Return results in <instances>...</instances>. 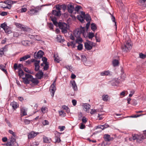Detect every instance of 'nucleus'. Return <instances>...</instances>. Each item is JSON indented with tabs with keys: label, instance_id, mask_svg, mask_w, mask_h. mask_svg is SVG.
Returning a JSON list of instances; mask_svg holds the SVG:
<instances>
[{
	"label": "nucleus",
	"instance_id": "obj_1",
	"mask_svg": "<svg viewBox=\"0 0 146 146\" xmlns=\"http://www.w3.org/2000/svg\"><path fill=\"white\" fill-rule=\"evenodd\" d=\"M84 27H80V28H77L74 31L73 35H70V38L72 40H74L75 39V38H79L81 34L82 33L84 34Z\"/></svg>",
	"mask_w": 146,
	"mask_h": 146
},
{
	"label": "nucleus",
	"instance_id": "obj_2",
	"mask_svg": "<svg viewBox=\"0 0 146 146\" xmlns=\"http://www.w3.org/2000/svg\"><path fill=\"white\" fill-rule=\"evenodd\" d=\"M58 26L61 29L62 32L64 33H67V30L69 28V25L64 23L59 22Z\"/></svg>",
	"mask_w": 146,
	"mask_h": 146
},
{
	"label": "nucleus",
	"instance_id": "obj_3",
	"mask_svg": "<svg viewBox=\"0 0 146 146\" xmlns=\"http://www.w3.org/2000/svg\"><path fill=\"white\" fill-rule=\"evenodd\" d=\"M131 47L132 45L131 41L129 40L126 41L124 44V46L122 47V49L123 51L127 52L131 49Z\"/></svg>",
	"mask_w": 146,
	"mask_h": 146
},
{
	"label": "nucleus",
	"instance_id": "obj_4",
	"mask_svg": "<svg viewBox=\"0 0 146 146\" xmlns=\"http://www.w3.org/2000/svg\"><path fill=\"white\" fill-rule=\"evenodd\" d=\"M56 81V79L53 82L50 88V90L51 93L52 94L51 95L52 97L54 96V93L56 90V84H55Z\"/></svg>",
	"mask_w": 146,
	"mask_h": 146
},
{
	"label": "nucleus",
	"instance_id": "obj_5",
	"mask_svg": "<svg viewBox=\"0 0 146 146\" xmlns=\"http://www.w3.org/2000/svg\"><path fill=\"white\" fill-rule=\"evenodd\" d=\"M26 76L27 78H30V81L34 84L37 85L39 81L36 78H33L31 75L26 74Z\"/></svg>",
	"mask_w": 146,
	"mask_h": 146
},
{
	"label": "nucleus",
	"instance_id": "obj_6",
	"mask_svg": "<svg viewBox=\"0 0 146 146\" xmlns=\"http://www.w3.org/2000/svg\"><path fill=\"white\" fill-rule=\"evenodd\" d=\"M93 43L91 41L88 40L84 44L85 48L87 50H91L92 48Z\"/></svg>",
	"mask_w": 146,
	"mask_h": 146
},
{
	"label": "nucleus",
	"instance_id": "obj_7",
	"mask_svg": "<svg viewBox=\"0 0 146 146\" xmlns=\"http://www.w3.org/2000/svg\"><path fill=\"white\" fill-rule=\"evenodd\" d=\"M44 54V52L41 50H39L37 53L35 52L34 55L35 58L38 59L41 58Z\"/></svg>",
	"mask_w": 146,
	"mask_h": 146
},
{
	"label": "nucleus",
	"instance_id": "obj_8",
	"mask_svg": "<svg viewBox=\"0 0 146 146\" xmlns=\"http://www.w3.org/2000/svg\"><path fill=\"white\" fill-rule=\"evenodd\" d=\"M38 12V10L36 9V8H35L34 9L33 8H31L28 11V13L29 15L32 16L34 15L36 13Z\"/></svg>",
	"mask_w": 146,
	"mask_h": 146
},
{
	"label": "nucleus",
	"instance_id": "obj_9",
	"mask_svg": "<svg viewBox=\"0 0 146 146\" xmlns=\"http://www.w3.org/2000/svg\"><path fill=\"white\" fill-rule=\"evenodd\" d=\"M74 9V7L72 3H70V4L68 5V12L69 13H73Z\"/></svg>",
	"mask_w": 146,
	"mask_h": 146
},
{
	"label": "nucleus",
	"instance_id": "obj_10",
	"mask_svg": "<svg viewBox=\"0 0 146 146\" xmlns=\"http://www.w3.org/2000/svg\"><path fill=\"white\" fill-rule=\"evenodd\" d=\"M38 133H35L34 131H31L30 133L28 135V138L29 139H31L35 137L38 134Z\"/></svg>",
	"mask_w": 146,
	"mask_h": 146
},
{
	"label": "nucleus",
	"instance_id": "obj_11",
	"mask_svg": "<svg viewBox=\"0 0 146 146\" xmlns=\"http://www.w3.org/2000/svg\"><path fill=\"white\" fill-rule=\"evenodd\" d=\"M104 138L106 141H112L113 140V137H110V135L108 134H106L104 135Z\"/></svg>",
	"mask_w": 146,
	"mask_h": 146
},
{
	"label": "nucleus",
	"instance_id": "obj_12",
	"mask_svg": "<svg viewBox=\"0 0 146 146\" xmlns=\"http://www.w3.org/2000/svg\"><path fill=\"white\" fill-rule=\"evenodd\" d=\"M35 66V70L36 71H38L39 69L40 66L39 64L40 63V60H35L34 61Z\"/></svg>",
	"mask_w": 146,
	"mask_h": 146
},
{
	"label": "nucleus",
	"instance_id": "obj_13",
	"mask_svg": "<svg viewBox=\"0 0 146 146\" xmlns=\"http://www.w3.org/2000/svg\"><path fill=\"white\" fill-rule=\"evenodd\" d=\"M27 109L24 107H22L21 109V116L26 115L27 113Z\"/></svg>",
	"mask_w": 146,
	"mask_h": 146
},
{
	"label": "nucleus",
	"instance_id": "obj_14",
	"mask_svg": "<svg viewBox=\"0 0 146 146\" xmlns=\"http://www.w3.org/2000/svg\"><path fill=\"white\" fill-rule=\"evenodd\" d=\"M70 83L72 84L74 90H77L78 89L77 86L75 81L74 80L71 81L70 82Z\"/></svg>",
	"mask_w": 146,
	"mask_h": 146
},
{
	"label": "nucleus",
	"instance_id": "obj_15",
	"mask_svg": "<svg viewBox=\"0 0 146 146\" xmlns=\"http://www.w3.org/2000/svg\"><path fill=\"white\" fill-rule=\"evenodd\" d=\"M60 12V11H57L56 10H53L52 13L54 15L56 16H59L61 15Z\"/></svg>",
	"mask_w": 146,
	"mask_h": 146
},
{
	"label": "nucleus",
	"instance_id": "obj_16",
	"mask_svg": "<svg viewBox=\"0 0 146 146\" xmlns=\"http://www.w3.org/2000/svg\"><path fill=\"white\" fill-rule=\"evenodd\" d=\"M11 105L12 106L13 108L14 109H16L18 107V104L17 103L15 102H11Z\"/></svg>",
	"mask_w": 146,
	"mask_h": 146
},
{
	"label": "nucleus",
	"instance_id": "obj_17",
	"mask_svg": "<svg viewBox=\"0 0 146 146\" xmlns=\"http://www.w3.org/2000/svg\"><path fill=\"white\" fill-rule=\"evenodd\" d=\"M90 106L88 104H85L84 105V110L87 112H88V110L90 108Z\"/></svg>",
	"mask_w": 146,
	"mask_h": 146
},
{
	"label": "nucleus",
	"instance_id": "obj_18",
	"mask_svg": "<svg viewBox=\"0 0 146 146\" xmlns=\"http://www.w3.org/2000/svg\"><path fill=\"white\" fill-rule=\"evenodd\" d=\"M25 78H23V82L26 84H29V83L30 78H28L26 76V74L25 75Z\"/></svg>",
	"mask_w": 146,
	"mask_h": 146
},
{
	"label": "nucleus",
	"instance_id": "obj_19",
	"mask_svg": "<svg viewBox=\"0 0 146 146\" xmlns=\"http://www.w3.org/2000/svg\"><path fill=\"white\" fill-rule=\"evenodd\" d=\"M43 73L42 72H39L37 73L36 76L39 79H41V78L43 77Z\"/></svg>",
	"mask_w": 146,
	"mask_h": 146
},
{
	"label": "nucleus",
	"instance_id": "obj_20",
	"mask_svg": "<svg viewBox=\"0 0 146 146\" xmlns=\"http://www.w3.org/2000/svg\"><path fill=\"white\" fill-rule=\"evenodd\" d=\"M30 56L29 55H27L24 56L23 57H21L20 58V61H22L27 60V59L30 58Z\"/></svg>",
	"mask_w": 146,
	"mask_h": 146
},
{
	"label": "nucleus",
	"instance_id": "obj_21",
	"mask_svg": "<svg viewBox=\"0 0 146 146\" xmlns=\"http://www.w3.org/2000/svg\"><path fill=\"white\" fill-rule=\"evenodd\" d=\"M84 18L86 20V21L88 22H90V21L91 20V17L88 14H86V15H85Z\"/></svg>",
	"mask_w": 146,
	"mask_h": 146
},
{
	"label": "nucleus",
	"instance_id": "obj_22",
	"mask_svg": "<svg viewBox=\"0 0 146 146\" xmlns=\"http://www.w3.org/2000/svg\"><path fill=\"white\" fill-rule=\"evenodd\" d=\"M5 66L3 65L2 64H1L0 65V69L2 70L4 72H5L6 74L7 73V72L6 71V70L5 69Z\"/></svg>",
	"mask_w": 146,
	"mask_h": 146
},
{
	"label": "nucleus",
	"instance_id": "obj_23",
	"mask_svg": "<svg viewBox=\"0 0 146 146\" xmlns=\"http://www.w3.org/2000/svg\"><path fill=\"white\" fill-rule=\"evenodd\" d=\"M110 74L109 71H106L102 72L100 74L102 76H105L108 75Z\"/></svg>",
	"mask_w": 146,
	"mask_h": 146
},
{
	"label": "nucleus",
	"instance_id": "obj_24",
	"mask_svg": "<svg viewBox=\"0 0 146 146\" xmlns=\"http://www.w3.org/2000/svg\"><path fill=\"white\" fill-rule=\"evenodd\" d=\"M61 36L60 35H58L57 36L56 39L57 40L60 42H63L64 40V39H61Z\"/></svg>",
	"mask_w": 146,
	"mask_h": 146
},
{
	"label": "nucleus",
	"instance_id": "obj_25",
	"mask_svg": "<svg viewBox=\"0 0 146 146\" xmlns=\"http://www.w3.org/2000/svg\"><path fill=\"white\" fill-rule=\"evenodd\" d=\"M62 108L63 110H65L67 113H69L70 112V109L67 106L64 105L62 106Z\"/></svg>",
	"mask_w": 146,
	"mask_h": 146
},
{
	"label": "nucleus",
	"instance_id": "obj_26",
	"mask_svg": "<svg viewBox=\"0 0 146 146\" xmlns=\"http://www.w3.org/2000/svg\"><path fill=\"white\" fill-rule=\"evenodd\" d=\"M102 100L104 101H107L108 100V96L107 95H103L102 96Z\"/></svg>",
	"mask_w": 146,
	"mask_h": 146
},
{
	"label": "nucleus",
	"instance_id": "obj_27",
	"mask_svg": "<svg viewBox=\"0 0 146 146\" xmlns=\"http://www.w3.org/2000/svg\"><path fill=\"white\" fill-rule=\"evenodd\" d=\"M54 60L56 62L58 63L59 62L60 60L59 59V57L58 56L57 54H54Z\"/></svg>",
	"mask_w": 146,
	"mask_h": 146
},
{
	"label": "nucleus",
	"instance_id": "obj_28",
	"mask_svg": "<svg viewBox=\"0 0 146 146\" xmlns=\"http://www.w3.org/2000/svg\"><path fill=\"white\" fill-rule=\"evenodd\" d=\"M77 18L82 23H83L84 20V17H83L80 15H78L77 16Z\"/></svg>",
	"mask_w": 146,
	"mask_h": 146
},
{
	"label": "nucleus",
	"instance_id": "obj_29",
	"mask_svg": "<svg viewBox=\"0 0 146 146\" xmlns=\"http://www.w3.org/2000/svg\"><path fill=\"white\" fill-rule=\"evenodd\" d=\"M112 64L114 66H118L119 63L117 60L115 59L113 60Z\"/></svg>",
	"mask_w": 146,
	"mask_h": 146
},
{
	"label": "nucleus",
	"instance_id": "obj_30",
	"mask_svg": "<svg viewBox=\"0 0 146 146\" xmlns=\"http://www.w3.org/2000/svg\"><path fill=\"white\" fill-rule=\"evenodd\" d=\"M4 30L6 33L9 34L11 33L10 29L8 26H7Z\"/></svg>",
	"mask_w": 146,
	"mask_h": 146
},
{
	"label": "nucleus",
	"instance_id": "obj_31",
	"mask_svg": "<svg viewBox=\"0 0 146 146\" xmlns=\"http://www.w3.org/2000/svg\"><path fill=\"white\" fill-rule=\"evenodd\" d=\"M15 25L18 27L24 30L25 29V28L24 27L23 25L21 24L18 23H15Z\"/></svg>",
	"mask_w": 146,
	"mask_h": 146
},
{
	"label": "nucleus",
	"instance_id": "obj_32",
	"mask_svg": "<svg viewBox=\"0 0 146 146\" xmlns=\"http://www.w3.org/2000/svg\"><path fill=\"white\" fill-rule=\"evenodd\" d=\"M91 28L92 30L94 31L97 29L96 25L94 23L91 24Z\"/></svg>",
	"mask_w": 146,
	"mask_h": 146
},
{
	"label": "nucleus",
	"instance_id": "obj_33",
	"mask_svg": "<svg viewBox=\"0 0 146 146\" xmlns=\"http://www.w3.org/2000/svg\"><path fill=\"white\" fill-rule=\"evenodd\" d=\"M76 38V43L80 44V43L82 42L83 40L82 38L80 37V36L79 38Z\"/></svg>",
	"mask_w": 146,
	"mask_h": 146
},
{
	"label": "nucleus",
	"instance_id": "obj_34",
	"mask_svg": "<svg viewBox=\"0 0 146 146\" xmlns=\"http://www.w3.org/2000/svg\"><path fill=\"white\" fill-rule=\"evenodd\" d=\"M138 135L137 134H134L132 135V139H133L134 140L137 139V141H139L138 140L139 139V138L138 137Z\"/></svg>",
	"mask_w": 146,
	"mask_h": 146
},
{
	"label": "nucleus",
	"instance_id": "obj_35",
	"mask_svg": "<svg viewBox=\"0 0 146 146\" xmlns=\"http://www.w3.org/2000/svg\"><path fill=\"white\" fill-rule=\"evenodd\" d=\"M59 115L62 117H64L66 116V113L63 111H59Z\"/></svg>",
	"mask_w": 146,
	"mask_h": 146
},
{
	"label": "nucleus",
	"instance_id": "obj_36",
	"mask_svg": "<svg viewBox=\"0 0 146 146\" xmlns=\"http://www.w3.org/2000/svg\"><path fill=\"white\" fill-rule=\"evenodd\" d=\"M4 3L9 5L13 3V1L10 0L5 1H4Z\"/></svg>",
	"mask_w": 146,
	"mask_h": 146
},
{
	"label": "nucleus",
	"instance_id": "obj_37",
	"mask_svg": "<svg viewBox=\"0 0 146 146\" xmlns=\"http://www.w3.org/2000/svg\"><path fill=\"white\" fill-rule=\"evenodd\" d=\"M81 57L82 61L85 64L87 60V59L86 57L84 55H81Z\"/></svg>",
	"mask_w": 146,
	"mask_h": 146
},
{
	"label": "nucleus",
	"instance_id": "obj_38",
	"mask_svg": "<svg viewBox=\"0 0 146 146\" xmlns=\"http://www.w3.org/2000/svg\"><path fill=\"white\" fill-rule=\"evenodd\" d=\"M24 70L26 72L30 73V74H33V71L29 70L28 69L26 68H23Z\"/></svg>",
	"mask_w": 146,
	"mask_h": 146
},
{
	"label": "nucleus",
	"instance_id": "obj_39",
	"mask_svg": "<svg viewBox=\"0 0 146 146\" xmlns=\"http://www.w3.org/2000/svg\"><path fill=\"white\" fill-rule=\"evenodd\" d=\"M47 108L45 107H43L41 109V111L43 113H45L47 111Z\"/></svg>",
	"mask_w": 146,
	"mask_h": 146
},
{
	"label": "nucleus",
	"instance_id": "obj_40",
	"mask_svg": "<svg viewBox=\"0 0 146 146\" xmlns=\"http://www.w3.org/2000/svg\"><path fill=\"white\" fill-rule=\"evenodd\" d=\"M19 75L20 77L24 75V72L21 69H19Z\"/></svg>",
	"mask_w": 146,
	"mask_h": 146
},
{
	"label": "nucleus",
	"instance_id": "obj_41",
	"mask_svg": "<svg viewBox=\"0 0 146 146\" xmlns=\"http://www.w3.org/2000/svg\"><path fill=\"white\" fill-rule=\"evenodd\" d=\"M7 50L5 48H3L0 50V56L4 54V51H6Z\"/></svg>",
	"mask_w": 146,
	"mask_h": 146
},
{
	"label": "nucleus",
	"instance_id": "obj_42",
	"mask_svg": "<svg viewBox=\"0 0 146 146\" xmlns=\"http://www.w3.org/2000/svg\"><path fill=\"white\" fill-rule=\"evenodd\" d=\"M51 20L53 22V23L56 26H58V23L56 21V19L55 18H52L51 19Z\"/></svg>",
	"mask_w": 146,
	"mask_h": 146
},
{
	"label": "nucleus",
	"instance_id": "obj_43",
	"mask_svg": "<svg viewBox=\"0 0 146 146\" xmlns=\"http://www.w3.org/2000/svg\"><path fill=\"white\" fill-rule=\"evenodd\" d=\"M138 138H139V141H137L138 142H140V141H142L143 139L145 138V137H144V136L143 135L142 136H139L138 135Z\"/></svg>",
	"mask_w": 146,
	"mask_h": 146
},
{
	"label": "nucleus",
	"instance_id": "obj_44",
	"mask_svg": "<svg viewBox=\"0 0 146 146\" xmlns=\"http://www.w3.org/2000/svg\"><path fill=\"white\" fill-rule=\"evenodd\" d=\"M94 36V33H90L88 35V37L89 38H92Z\"/></svg>",
	"mask_w": 146,
	"mask_h": 146
},
{
	"label": "nucleus",
	"instance_id": "obj_45",
	"mask_svg": "<svg viewBox=\"0 0 146 146\" xmlns=\"http://www.w3.org/2000/svg\"><path fill=\"white\" fill-rule=\"evenodd\" d=\"M43 139L44 142L47 143H48L49 142V140L48 137H43Z\"/></svg>",
	"mask_w": 146,
	"mask_h": 146
},
{
	"label": "nucleus",
	"instance_id": "obj_46",
	"mask_svg": "<svg viewBox=\"0 0 146 146\" xmlns=\"http://www.w3.org/2000/svg\"><path fill=\"white\" fill-rule=\"evenodd\" d=\"M83 48V45L82 44H80L77 46L78 49L79 50H81Z\"/></svg>",
	"mask_w": 146,
	"mask_h": 146
},
{
	"label": "nucleus",
	"instance_id": "obj_47",
	"mask_svg": "<svg viewBox=\"0 0 146 146\" xmlns=\"http://www.w3.org/2000/svg\"><path fill=\"white\" fill-rule=\"evenodd\" d=\"M81 8V7L80 6H77L75 8L74 10L76 11H79L80 10Z\"/></svg>",
	"mask_w": 146,
	"mask_h": 146
},
{
	"label": "nucleus",
	"instance_id": "obj_48",
	"mask_svg": "<svg viewBox=\"0 0 146 146\" xmlns=\"http://www.w3.org/2000/svg\"><path fill=\"white\" fill-rule=\"evenodd\" d=\"M139 57L141 58L144 59L146 57V55H145L142 53H141L139 54Z\"/></svg>",
	"mask_w": 146,
	"mask_h": 146
},
{
	"label": "nucleus",
	"instance_id": "obj_49",
	"mask_svg": "<svg viewBox=\"0 0 146 146\" xmlns=\"http://www.w3.org/2000/svg\"><path fill=\"white\" fill-rule=\"evenodd\" d=\"M42 124L44 125H48L49 124V122L48 121L46 120L43 121L42 122Z\"/></svg>",
	"mask_w": 146,
	"mask_h": 146
},
{
	"label": "nucleus",
	"instance_id": "obj_50",
	"mask_svg": "<svg viewBox=\"0 0 146 146\" xmlns=\"http://www.w3.org/2000/svg\"><path fill=\"white\" fill-rule=\"evenodd\" d=\"M111 19L112 21L115 23V26L116 28V23L115 21V17L113 15H111Z\"/></svg>",
	"mask_w": 146,
	"mask_h": 146
},
{
	"label": "nucleus",
	"instance_id": "obj_51",
	"mask_svg": "<svg viewBox=\"0 0 146 146\" xmlns=\"http://www.w3.org/2000/svg\"><path fill=\"white\" fill-rule=\"evenodd\" d=\"M87 121V119L85 117H83L82 118V122L84 123H85Z\"/></svg>",
	"mask_w": 146,
	"mask_h": 146
},
{
	"label": "nucleus",
	"instance_id": "obj_52",
	"mask_svg": "<svg viewBox=\"0 0 146 146\" xmlns=\"http://www.w3.org/2000/svg\"><path fill=\"white\" fill-rule=\"evenodd\" d=\"M42 60L43 61V62L44 64H46L47 62V58L45 57L42 58Z\"/></svg>",
	"mask_w": 146,
	"mask_h": 146
},
{
	"label": "nucleus",
	"instance_id": "obj_53",
	"mask_svg": "<svg viewBox=\"0 0 146 146\" xmlns=\"http://www.w3.org/2000/svg\"><path fill=\"white\" fill-rule=\"evenodd\" d=\"M27 10V9L26 8L22 7L21 9V12L23 13L25 12Z\"/></svg>",
	"mask_w": 146,
	"mask_h": 146
},
{
	"label": "nucleus",
	"instance_id": "obj_54",
	"mask_svg": "<svg viewBox=\"0 0 146 146\" xmlns=\"http://www.w3.org/2000/svg\"><path fill=\"white\" fill-rule=\"evenodd\" d=\"M104 125H99L97 127V128L101 129L102 130L104 129Z\"/></svg>",
	"mask_w": 146,
	"mask_h": 146
},
{
	"label": "nucleus",
	"instance_id": "obj_55",
	"mask_svg": "<svg viewBox=\"0 0 146 146\" xmlns=\"http://www.w3.org/2000/svg\"><path fill=\"white\" fill-rule=\"evenodd\" d=\"M7 26L6 24H5V23H3V24H2L1 25V27L3 29H4Z\"/></svg>",
	"mask_w": 146,
	"mask_h": 146
},
{
	"label": "nucleus",
	"instance_id": "obj_56",
	"mask_svg": "<svg viewBox=\"0 0 146 146\" xmlns=\"http://www.w3.org/2000/svg\"><path fill=\"white\" fill-rule=\"evenodd\" d=\"M13 68L15 70H16L17 69H19V68L18 67V64L17 63H15L14 65Z\"/></svg>",
	"mask_w": 146,
	"mask_h": 146
},
{
	"label": "nucleus",
	"instance_id": "obj_57",
	"mask_svg": "<svg viewBox=\"0 0 146 146\" xmlns=\"http://www.w3.org/2000/svg\"><path fill=\"white\" fill-rule=\"evenodd\" d=\"M28 37H29L30 38H35V37H37L38 36H37V35H29L28 36Z\"/></svg>",
	"mask_w": 146,
	"mask_h": 146
},
{
	"label": "nucleus",
	"instance_id": "obj_58",
	"mask_svg": "<svg viewBox=\"0 0 146 146\" xmlns=\"http://www.w3.org/2000/svg\"><path fill=\"white\" fill-rule=\"evenodd\" d=\"M65 128V127L64 126H59V128L60 129V131H62L64 130Z\"/></svg>",
	"mask_w": 146,
	"mask_h": 146
},
{
	"label": "nucleus",
	"instance_id": "obj_59",
	"mask_svg": "<svg viewBox=\"0 0 146 146\" xmlns=\"http://www.w3.org/2000/svg\"><path fill=\"white\" fill-rule=\"evenodd\" d=\"M44 64H45V65L44 66V70H46L48 68V66L47 63Z\"/></svg>",
	"mask_w": 146,
	"mask_h": 146
},
{
	"label": "nucleus",
	"instance_id": "obj_60",
	"mask_svg": "<svg viewBox=\"0 0 146 146\" xmlns=\"http://www.w3.org/2000/svg\"><path fill=\"white\" fill-rule=\"evenodd\" d=\"M22 44L25 46H27L28 44L27 41H22Z\"/></svg>",
	"mask_w": 146,
	"mask_h": 146
},
{
	"label": "nucleus",
	"instance_id": "obj_61",
	"mask_svg": "<svg viewBox=\"0 0 146 146\" xmlns=\"http://www.w3.org/2000/svg\"><path fill=\"white\" fill-rule=\"evenodd\" d=\"M85 127V125H84L82 123H81V125L80 127V128L81 129H84Z\"/></svg>",
	"mask_w": 146,
	"mask_h": 146
},
{
	"label": "nucleus",
	"instance_id": "obj_62",
	"mask_svg": "<svg viewBox=\"0 0 146 146\" xmlns=\"http://www.w3.org/2000/svg\"><path fill=\"white\" fill-rule=\"evenodd\" d=\"M7 13L6 12L3 11L1 13V15L2 16H5L7 15Z\"/></svg>",
	"mask_w": 146,
	"mask_h": 146
},
{
	"label": "nucleus",
	"instance_id": "obj_63",
	"mask_svg": "<svg viewBox=\"0 0 146 146\" xmlns=\"http://www.w3.org/2000/svg\"><path fill=\"white\" fill-rule=\"evenodd\" d=\"M72 102L73 105L74 106H75L76 105L77 101L75 100H72Z\"/></svg>",
	"mask_w": 146,
	"mask_h": 146
},
{
	"label": "nucleus",
	"instance_id": "obj_64",
	"mask_svg": "<svg viewBox=\"0 0 146 146\" xmlns=\"http://www.w3.org/2000/svg\"><path fill=\"white\" fill-rule=\"evenodd\" d=\"M96 110L94 109H92L90 112L91 114H93L96 112Z\"/></svg>",
	"mask_w": 146,
	"mask_h": 146
}]
</instances>
